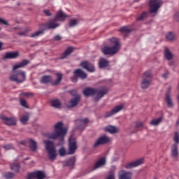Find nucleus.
I'll use <instances>...</instances> for the list:
<instances>
[{"mask_svg": "<svg viewBox=\"0 0 179 179\" xmlns=\"http://www.w3.org/2000/svg\"><path fill=\"white\" fill-rule=\"evenodd\" d=\"M89 122V119H78L76 120L78 129H85L86 128V124Z\"/></svg>", "mask_w": 179, "mask_h": 179, "instance_id": "dca6fc26", "label": "nucleus"}, {"mask_svg": "<svg viewBox=\"0 0 179 179\" xmlns=\"http://www.w3.org/2000/svg\"><path fill=\"white\" fill-rule=\"evenodd\" d=\"M163 118L162 117H159L157 119H154L150 122V125H152L153 127H156L162 122Z\"/></svg>", "mask_w": 179, "mask_h": 179, "instance_id": "f704fd0d", "label": "nucleus"}, {"mask_svg": "<svg viewBox=\"0 0 179 179\" xmlns=\"http://www.w3.org/2000/svg\"><path fill=\"white\" fill-rule=\"evenodd\" d=\"M145 160L143 159H138L133 162H129L125 165L126 169H134V167H138V166H141V164H143Z\"/></svg>", "mask_w": 179, "mask_h": 179, "instance_id": "2eb2a0df", "label": "nucleus"}, {"mask_svg": "<svg viewBox=\"0 0 179 179\" xmlns=\"http://www.w3.org/2000/svg\"><path fill=\"white\" fill-rule=\"evenodd\" d=\"M30 118V116L29 115V113H27L25 115H22V116L20 117V122L23 124L24 125H26L27 123V121H29Z\"/></svg>", "mask_w": 179, "mask_h": 179, "instance_id": "7c9ffc66", "label": "nucleus"}, {"mask_svg": "<svg viewBox=\"0 0 179 179\" xmlns=\"http://www.w3.org/2000/svg\"><path fill=\"white\" fill-rule=\"evenodd\" d=\"M120 31L121 33H131L132 31V29L128 28V27H123L120 28Z\"/></svg>", "mask_w": 179, "mask_h": 179, "instance_id": "58836bf2", "label": "nucleus"}, {"mask_svg": "<svg viewBox=\"0 0 179 179\" xmlns=\"http://www.w3.org/2000/svg\"><path fill=\"white\" fill-rule=\"evenodd\" d=\"M55 75L57 76V79L55 81L51 82L52 86H57V85H59L62 80V76H64L62 73H56Z\"/></svg>", "mask_w": 179, "mask_h": 179, "instance_id": "4be33fe9", "label": "nucleus"}, {"mask_svg": "<svg viewBox=\"0 0 179 179\" xmlns=\"http://www.w3.org/2000/svg\"><path fill=\"white\" fill-rule=\"evenodd\" d=\"M74 73H76V76L80 78V79H86V78H87V74H86L82 69H78L75 70Z\"/></svg>", "mask_w": 179, "mask_h": 179, "instance_id": "aec40b11", "label": "nucleus"}, {"mask_svg": "<svg viewBox=\"0 0 179 179\" xmlns=\"http://www.w3.org/2000/svg\"><path fill=\"white\" fill-rule=\"evenodd\" d=\"M171 86H169L167 88L166 92L165 94V101L169 108H173V107H174V103H173V99H171V96H170V94H171Z\"/></svg>", "mask_w": 179, "mask_h": 179, "instance_id": "9b49d317", "label": "nucleus"}, {"mask_svg": "<svg viewBox=\"0 0 179 179\" xmlns=\"http://www.w3.org/2000/svg\"><path fill=\"white\" fill-rule=\"evenodd\" d=\"M21 106L24 107L25 108H29V106H27V102L24 99H20V101Z\"/></svg>", "mask_w": 179, "mask_h": 179, "instance_id": "c03bdc74", "label": "nucleus"}, {"mask_svg": "<svg viewBox=\"0 0 179 179\" xmlns=\"http://www.w3.org/2000/svg\"><path fill=\"white\" fill-rule=\"evenodd\" d=\"M53 40H55V41H59L62 40V37H61L59 35H55Z\"/></svg>", "mask_w": 179, "mask_h": 179, "instance_id": "603ef678", "label": "nucleus"}, {"mask_svg": "<svg viewBox=\"0 0 179 179\" xmlns=\"http://www.w3.org/2000/svg\"><path fill=\"white\" fill-rule=\"evenodd\" d=\"M171 153L173 157H174L175 159H177V157H178V146L177 145V144H173L172 145Z\"/></svg>", "mask_w": 179, "mask_h": 179, "instance_id": "b1692460", "label": "nucleus"}, {"mask_svg": "<svg viewBox=\"0 0 179 179\" xmlns=\"http://www.w3.org/2000/svg\"><path fill=\"white\" fill-rule=\"evenodd\" d=\"M11 170L15 171V173H19L20 171V164L18 163H14L10 164Z\"/></svg>", "mask_w": 179, "mask_h": 179, "instance_id": "473e14b6", "label": "nucleus"}, {"mask_svg": "<svg viewBox=\"0 0 179 179\" xmlns=\"http://www.w3.org/2000/svg\"><path fill=\"white\" fill-rule=\"evenodd\" d=\"M109 41L112 47L104 46L101 48V52L104 55H115V54H117V52H118V51H120V49L121 48V43H120V39L117 38H111L109 39Z\"/></svg>", "mask_w": 179, "mask_h": 179, "instance_id": "7ed1b4c3", "label": "nucleus"}, {"mask_svg": "<svg viewBox=\"0 0 179 179\" xmlns=\"http://www.w3.org/2000/svg\"><path fill=\"white\" fill-rule=\"evenodd\" d=\"M0 119L1 120L3 124H5V125H8V127L16 125V118L15 117H8L5 115H1Z\"/></svg>", "mask_w": 179, "mask_h": 179, "instance_id": "9d476101", "label": "nucleus"}, {"mask_svg": "<svg viewBox=\"0 0 179 179\" xmlns=\"http://www.w3.org/2000/svg\"><path fill=\"white\" fill-rule=\"evenodd\" d=\"M132 173L130 172H124L122 175L119 176V179H131Z\"/></svg>", "mask_w": 179, "mask_h": 179, "instance_id": "2f4dec72", "label": "nucleus"}, {"mask_svg": "<svg viewBox=\"0 0 179 179\" xmlns=\"http://www.w3.org/2000/svg\"><path fill=\"white\" fill-rule=\"evenodd\" d=\"M35 178L37 179H44L45 178V175L41 171H35Z\"/></svg>", "mask_w": 179, "mask_h": 179, "instance_id": "72a5a7b5", "label": "nucleus"}, {"mask_svg": "<svg viewBox=\"0 0 179 179\" xmlns=\"http://www.w3.org/2000/svg\"><path fill=\"white\" fill-rule=\"evenodd\" d=\"M29 31H30V29H27L25 31H20L18 34L19 36H26V33H29Z\"/></svg>", "mask_w": 179, "mask_h": 179, "instance_id": "09e8293b", "label": "nucleus"}, {"mask_svg": "<svg viewBox=\"0 0 179 179\" xmlns=\"http://www.w3.org/2000/svg\"><path fill=\"white\" fill-rule=\"evenodd\" d=\"M122 108H124L123 105L116 106L114 108H113L111 110V111L106 112L105 113V115H104L105 118H108V117H111V116L114 115L115 114H117V113H120V111H121V110H122Z\"/></svg>", "mask_w": 179, "mask_h": 179, "instance_id": "f8f14e48", "label": "nucleus"}, {"mask_svg": "<svg viewBox=\"0 0 179 179\" xmlns=\"http://www.w3.org/2000/svg\"><path fill=\"white\" fill-rule=\"evenodd\" d=\"M3 177L4 178H6V179L13 178V177H15V173L12 172H7L4 173Z\"/></svg>", "mask_w": 179, "mask_h": 179, "instance_id": "a19ab883", "label": "nucleus"}, {"mask_svg": "<svg viewBox=\"0 0 179 179\" xmlns=\"http://www.w3.org/2000/svg\"><path fill=\"white\" fill-rule=\"evenodd\" d=\"M174 141L176 142V143H179L178 132H175V134H174Z\"/></svg>", "mask_w": 179, "mask_h": 179, "instance_id": "49530a36", "label": "nucleus"}, {"mask_svg": "<svg viewBox=\"0 0 179 179\" xmlns=\"http://www.w3.org/2000/svg\"><path fill=\"white\" fill-rule=\"evenodd\" d=\"M3 149L6 150H10V149H13V145H3Z\"/></svg>", "mask_w": 179, "mask_h": 179, "instance_id": "de8ad7c7", "label": "nucleus"}, {"mask_svg": "<svg viewBox=\"0 0 179 179\" xmlns=\"http://www.w3.org/2000/svg\"><path fill=\"white\" fill-rule=\"evenodd\" d=\"M72 52H73V48L68 47L64 51V52L61 55V59H65V58H66V57H69V55H71Z\"/></svg>", "mask_w": 179, "mask_h": 179, "instance_id": "412c9836", "label": "nucleus"}, {"mask_svg": "<svg viewBox=\"0 0 179 179\" xmlns=\"http://www.w3.org/2000/svg\"><path fill=\"white\" fill-rule=\"evenodd\" d=\"M83 93L86 97L93 96V94H96V96L94 97V101H99L100 99L104 97V96L108 93V89H107V87H102L101 90H99L92 87H87L83 90Z\"/></svg>", "mask_w": 179, "mask_h": 179, "instance_id": "20e7f679", "label": "nucleus"}, {"mask_svg": "<svg viewBox=\"0 0 179 179\" xmlns=\"http://www.w3.org/2000/svg\"><path fill=\"white\" fill-rule=\"evenodd\" d=\"M106 179H115V173L113 171H110L109 175Z\"/></svg>", "mask_w": 179, "mask_h": 179, "instance_id": "a18cd8bd", "label": "nucleus"}, {"mask_svg": "<svg viewBox=\"0 0 179 179\" xmlns=\"http://www.w3.org/2000/svg\"><path fill=\"white\" fill-rule=\"evenodd\" d=\"M59 155L60 156H65L66 155V150H65V148H61L59 150Z\"/></svg>", "mask_w": 179, "mask_h": 179, "instance_id": "37998d69", "label": "nucleus"}, {"mask_svg": "<svg viewBox=\"0 0 179 179\" xmlns=\"http://www.w3.org/2000/svg\"><path fill=\"white\" fill-rule=\"evenodd\" d=\"M51 106L55 108H61V101L59 99H54L51 101Z\"/></svg>", "mask_w": 179, "mask_h": 179, "instance_id": "c85d7f7f", "label": "nucleus"}, {"mask_svg": "<svg viewBox=\"0 0 179 179\" xmlns=\"http://www.w3.org/2000/svg\"><path fill=\"white\" fill-rule=\"evenodd\" d=\"M78 24V20L72 19L70 20L69 22V27H73Z\"/></svg>", "mask_w": 179, "mask_h": 179, "instance_id": "ea45409f", "label": "nucleus"}, {"mask_svg": "<svg viewBox=\"0 0 179 179\" xmlns=\"http://www.w3.org/2000/svg\"><path fill=\"white\" fill-rule=\"evenodd\" d=\"M20 145H23V146H26V141H21Z\"/></svg>", "mask_w": 179, "mask_h": 179, "instance_id": "bf43d9fd", "label": "nucleus"}, {"mask_svg": "<svg viewBox=\"0 0 179 179\" xmlns=\"http://www.w3.org/2000/svg\"><path fill=\"white\" fill-rule=\"evenodd\" d=\"M78 76H76V73H74V76L71 78V80L73 83H76V82H78Z\"/></svg>", "mask_w": 179, "mask_h": 179, "instance_id": "8fccbe9b", "label": "nucleus"}, {"mask_svg": "<svg viewBox=\"0 0 179 179\" xmlns=\"http://www.w3.org/2000/svg\"><path fill=\"white\" fill-rule=\"evenodd\" d=\"M106 164V158H101L94 165V170L96 169H99V167H101V166H104Z\"/></svg>", "mask_w": 179, "mask_h": 179, "instance_id": "bb28decb", "label": "nucleus"}, {"mask_svg": "<svg viewBox=\"0 0 179 179\" xmlns=\"http://www.w3.org/2000/svg\"><path fill=\"white\" fill-rule=\"evenodd\" d=\"M68 17V15L65 13L62 12V10H59L55 17V20L59 22H64L65 19Z\"/></svg>", "mask_w": 179, "mask_h": 179, "instance_id": "f3484780", "label": "nucleus"}, {"mask_svg": "<svg viewBox=\"0 0 179 179\" xmlns=\"http://www.w3.org/2000/svg\"><path fill=\"white\" fill-rule=\"evenodd\" d=\"M169 65L170 66H171V65H173V62H169Z\"/></svg>", "mask_w": 179, "mask_h": 179, "instance_id": "680f3d73", "label": "nucleus"}, {"mask_svg": "<svg viewBox=\"0 0 179 179\" xmlns=\"http://www.w3.org/2000/svg\"><path fill=\"white\" fill-rule=\"evenodd\" d=\"M22 95L25 96V97H30L34 96V94L31 92H24Z\"/></svg>", "mask_w": 179, "mask_h": 179, "instance_id": "3c124183", "label": "nucleus"}, {"mask_svg": "<svg viewBox=\"0 0 179 179\" xmlns=\"http://www.w3.org/2000/svg\"><path fill=\"white\" fill-rule=\"evenodd\" d=\"M29 149L31 152H36L37 150V143L31 138L29 139Z\"/></svg>", "mask_w": 179, "mask_h": 179, "instance_id": "393cba45", "label": "nucleus"}, {"mask_svg": "<svg viewBox=\"0 0 179 179\" xmlns=\"http://www.w3.org/2000/svg\"><path fill=\"white\" fill-rule=\"evenodd\" d=\"M2 45H3V43L0 42V51H2Z\"/></svg>", "mask_w": 179, "mask_h": 179, "instance_id": "052dcab7", "label": "nucleus"}, {"mask_svg": "<svg viewBox=\"0 0 179 179\" xmlns=\"http://www.w3.org/2000/svg\"><path fill=\"white\" fill-rule=\"evenodd\" d=\"M36 178V172L29 173L27 175L26 179H34Z\"/></svg>", "mask_w": 179, "mask_h": 179, "instance_id": "79ce46f5", "label": "nucleus"}, {"mask_svg": "<svg viewBox=\"0 0 179 179\" xmlns=\"http://www.w3.org/2000/svg\"><path fill=\"white\" fill-rule=\"evenodd\" d=\"M43 143L45 146V150H47L48 158L50 160H55L57 159V150H55V145L52 141H50L49 140H46L43 141Z\"/></svg>", "mask_w": 179, "mask_h": 179, "instance_id": "423d86ee", "label": "nucleus"}, {"mask_svg": "<svg viewBox=\"0 0 179 179\" xmlns=\"http://www.w3.org/2000/svg\"><path fill=\"white\" fill-rule=\"evenodd\" d=\"M43 13H45L46 16H51L52 15L51 12H50V10H44Z\"/></svg>", "mask_w": 179, "mask_h": 179, "instance_id": "864d4df0", "label": "nucleus"}, {"mask_svg": "<svg viewBox=\"0 0 179 179\" xmlns=\"http://www.w3.org/2000/svg\"><path fill=\"white\" fill-rule=\"evenodd\" d=\"M79 101H80V96L78 95L75 98L69 101V104L71 105H68L67 108H72V107H76L79 103Z\"/></svg>", "mask_w": 179, "mask_h": 179, "instance_id": "a211bd4d", "label": "nucleus"}, {"mask_svg": "<svg viewBox=\"0 0 179 179\" xmlns=\"http://www.w3.org/2000/svg\"><path fill=\"white\" fill-rule=\"evenodd\" d=\"M77 149L76 140L71 136L69 139V152L67 155H74Z\"/></svg>", "mask_w": 179, "mask_h": 179, "instance_id": "1a4fd4ad", "label": "nucleus"}, {"mask_svg": "<svg viewBox=\"0 0 179 179\" xmlns=\"http://www.w3.org/2000/svg\"><path fill=\"white\" fill-rule=\"evenodd\" d=\"M108 142H110V138L106 136H101L95 141L94 148H97V146H100V145H106V143H108Z\"/></svg>", "mask_w": 179, "mask_h": 179, "instance_id": "ddd939ff", "label": "nucleus"}, {"mask_svg": "<svg viewBox=\"0 0 179 179\" xmlns=\"http://www.w3.org/2000/svg\"><path fill=\"white\" fill-rule=\"evenodd\" d=\"M28 64H30V62L27 59H24L20 63L15 64L13 67V74L10 77V80L16 83H23L26 80V72L19 70L18 68H23L26 66Z\"/></svg>", "mask_w": 179, "mask_h": 179, "instance_id": "f03ea898", "label": "nucleus"}, {"mask_svg": "<svg viewBox=\"0 0 179 179\" xmlns=\"http://www.w3.org/2000/svg\"><path fill=\"white\" fill-rule=\"evenodd\" d=\"M54 128V131L46 134V137L53 141H57V139L59 141L58 145H64V141L68 132V129L64 128V123H62V122H58L55 124Z\"/></svg>", "mask_w": 179, "mask_h": 179, "instance_id": "f257e3e1", "label": "nucleus"}, {"mask_svg": "<svg viewBox=\"0 0 179 179\" xmlns=\"http://www.w3.org/2000/svg\"><path fill=\"white\" fill-rule=\"evenodd\" d=\"M162 5V0H150V13H156Z\"/></svg>", "mask_w": 179, "mask_h": 179, "instance_id": "6e6552de", "label": "nucleus"}, {"mask_svg": "<svg viewBox=\"0 0 179 179\" xmlns=\"http://www.w3.org/2000/svg\"><path fill=\"white\" fill-rule=\"evenodd\" d=\"M0 22L1 23V24H5V26H8V22L2 18H0Z\"/></svg>", "mask_w": 179, "mask_h": 179, "instance_id": "5fc2aeb1", "label": "nucleus"}, {"mask_svg": "<svg viewBox=\"0 0 179 179\" xmlns=\"http://www.w3.org/2000/svg\"><path fill=\"white\" fill-rule=\"evenodd\" d=\"M164 54L166 59H168V61H170V59H173V53L171 52L169 48H165Z\"/></svg>", "mask_w": 179, "mask_h": 179, "instance_id": "cd10ccee", "label": "nucleus"}, {"mask_svg": "<svg viewBox=\"0 0 179 179\" xmlns=\"http://www.w3.org/2000/svg\"><path fill=\"white\" fill-rule=\"evenodd\" d=\"M51 80H52V77H51V76H44L40 80V83L42 84H47V83H50Z\"/></svg>", "mask_w": 179, "mask_h": 179, "instance_id": "a878e982", "label": "nucleus"}, {"mask_svg": "<svg viewBox=\"0 0 179 179\" xmlns=\"http://www.w3.org/2000/svg\"><path fill=\"white\" fill-rule=\"evenodd\" d=\"M142 127H143V124L141 122H137L136 124V128H141Z\"/></svg>", "mask_w": 179, "mask_h": 179, "instance_id": "6e6d98bb", "label": "nucleus"}, {"mask_svg": "<svg viewBox=\"0 0 179 179\" xmlns=\"http://www.w3.org/2000/svg\"><path fill=\"white\" fill-rule=\"evenodd\" d=\"M76 162V159L75 157H71L66 162V164L64 166H69L70 167H72L75 165Z\"/></svg>", "mask_w": 179, "mask_h": 179, "instance_id": "c9c22d12", "label": "nucleus"}, {"mask_svg": "<svg viewBox=\"0 0 179 179\" xmlns=\"http://www.w3.org/2000/svg\"><path fill=\"white\" fill-rule=\"evenodd\" d=\"M59 27V23L57 22V20L52 19L49 20L48 22L45 24H42L43 29L37 31L33 34H31L29 37L34 38L36 37H38V36H41V34H44V31L45 30H51V29H57V27Z\"/></svg>", "mask_w": 179, "mask_h": 179, "instance_id": "39448f33", "label": "nucleus"}, {"mask_svg": "<svg viewBox=\"0 0 179 179\" xmlns=\"http://www.w3.org/2000/svg\"><path fill=\"white\" fill-rule=\"evenodd\" d=\"M168 77H169V71H166L164 74H162V78H164V79H167Z\"/></svg>", "mask_w": 179, "mask_h": 179, "instance_id": "4d7b16f0", "label": "nucleus"}, {"mask_svg": "<svg viewBox=\"0 0 179 179\" xmlns=\"http://www.w3.org/2000/svg\"><path fill=\"white\" fill-rule=\"evenodd\" d=\"M80 66L88 71V72H94V71H96V69H94V65L88 61L82 62L80 63Z\"/></svg>", "mask_w": 179, "mask_h": 179, "instance_id": "4468645a", "label": "nucleus"}, {"mask_svg": "<svg viewBox=\"0 0 179 179\" xmlns=\"http://www.w3.org/2000/svg\"><path fill=\"white\" fill-rule=\"evenodd\" d=\"M106 132H110V134H117V127L114 126H107L105 128Z\"/></svg>", "mask_w": 179, "mask_h": 179, "instance_id": "c756f323", "label": "nucleus"}, {"mask_svg": "<svg viewBox=\"0 0 179 179\" xmlns=\"http://www.w3.org/2000/svg\"><path fill=\"white\" fill-rule=\"evenodd\" d=\"M19 57V52H6L4 58L5 59H15Z\"/></svg>", "mask_w": 179, "mask_h": 179, "instance_id": "6ab92c4d", "label": "nucleus"}, {"mask_svg": "<svg viewBox=\"0 0 179 179\" xmlns=\"http://www.w3.org/2000/svg\"><path fill=\"white\" fill-rule=\"evenodd\" d=\"M70 93L71 94H76V93H78V92L76 91V90H73L70 92Z\"/></svg>", "mask_w": 179, "mask_h": 179, "instance_id": "13d9d810", "label": "nucleus"}, {"mask_svg": "<svg viewBox=\"0 0 179 179\" xmlns=\"http://www.w3.org/2000/svg\"><path fill=\"white\" fill-rule=\"evenodd\" d=\"M152 71L150 70L145 71L143 76L141 82V89H148L150 85H152Z\"/></svg>", "mask_w": 179, "mask_h": 179, "instance_id": "0eeeda50", "label": "nucleus"}, {"mask_svg": "<svg viewBox=\"0 0 179 179\" xmlns=\"http://www.w3.org/2000/svg\"><path fill=\"white\" fill-rule=\"evenodd\" d=\"M0 30H1V27H0Z\"/></svg>", "mask_w": 179, "mask_h": 179, "instance_id": "e2e57ef3", "label": "nucleus"}, {"mask_svg": "<svg viewBox=\"0 0 179 179\" xmlns=\"http://www.w3.org/2000/svg\"><path fill=\"white\" fill-rule=\"evenodd\" d=\"M148 12L144 11L138 17L136 18V20H143L145 17H148Z\"/></svg>", "mask_w": 179, "mask_h": 179, "instance_id": "4c0bfd02", "label": "nucleus"}, {"mask_svg": "<svg viewBox=\"0 0 179 179\" xmlns=\"http://www.w3.org/2000/svg\"><path fill=\"white\" fill-rule=\"evenodd\" d=\"M166 40L169 41H174L176 40V35L173 32H169L166 36Z\"/></svg>", "mask_w": 179, "mask_h": 179, "instance_id": "e433bc0d", "label": "nucleus"}, {"mask_svg": "<svg viewBox=\"0 0 179 179\" xmlns=\"http://www.w3.org/2000/svg\"><path fill=\"white\" fill-rule=\"evenodd\" d=\"M110 65V62L106 60L104 58H101L99 62V68L103 69L104 68H108Z\"/></svg>", "mask_w": 179, "mask_h": 179, "instance_id": "5701e85b", "label": "nucleus"}]
</instances>
